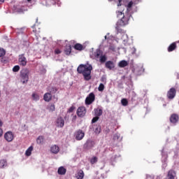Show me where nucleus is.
<instances>
[{
    "instance_id": "1",
    "label": "nucleus",
    "mask_w": 179,
    "mask_h": 179,
    "mask_svg": "<svg viewBox=\"0 0 179 179\" xmlns=\"http://www.w3.org/2000/svg\"><path fill=\"white\" fill-rule=\"evenodd\" d=\"M92 69L93 66H92V64H80L77 69V72L81 73L85 80H90L92 79Z\"/></svg>"
},
{
    "instance_id": "2",
    "label": "nucleus",
    "mask_w": 179,
    "mask_h": 179,
    "mask_svg": "<svg viewBox=\"0 0 179 179\" xmlns=\"http://www.w3.org/2000/svg\"><path fill=\"white\" fill-rule=\"evenodd\" d=\"M29 75H30V71L28 69H23L20 71V82L22 85H24L29 82Z\"/></svg>"
},
{
    "instance_id": "3",
    "label": "nucleus",
    "mask_w": 179,
    "mask_h": 179,
    "mask_svg": "<svg viewBox=\"0 0 179 179\" xmlns=\"http://www.w3.org/2000/svg\"><path fill=\"white\" fill-rule=\"evenodd\" d=\"M130 16L131 15L129 14L123 15V17L117 21V24H120V26H127V24H128V22H129Z\"/></svg>"
},
{
    "instance_id": "4",
    "label": "nucleus",
    "mask_w": 179,
    "mask_h": 179,
    "mask_svg": "<svg viewBox=\"0 0 179 179\" xmlns=\"http://www.w3.org/2000/svg\"><path fill=\"white\" fill-rule=\"evenodd\" d=\"M96 100V96L93 92L89 94V95L85 99L86 106H90Z\"/></svg>"
},
{
    "instance_id": "5",
    "label": "nucleus",
    "mask_w": 179,
    "mask_h": 179,
    "mask_svg": "<svg viewBox=\"0 0 179 179\" xmlns=\"http://www.w3.org/2000/svg\"><path fill=\"white\" fill-rule=\"evenodd\" d=\"M176 94H177V90H176V88L171 87L167 92L166 97H168V99L169 100H173V99H174V97H176Z\"/></svg>"
},
{
    "instance_id": "6",
    "label": "nucleus",
    "mask_w": 179,
    "mask_h": 179,
    "mask_svg": "<svg viewBox=\"0 0 179 179\" xmlns=\"http://www.w3.org/2000/svg\"><path fill=\"white\" fill-rule=\"evenodd\" d=\"M76 114L78 117H83L86 115V107L85 106H80L77 109Z\"/></svg>"
},
{
    "instance_id": "7",
    "label": "nucleus",
    "mask_w": 179,
    "mask_h": 179,
    "mask_svg": "<svg viewBox=\"0 0 179 179\" xmlns=\"http://www.w3.org/2000/svg\"><path fill=\"white\" fill-rule=\"evenodd\" d=\"M4 138L7 142H12L15 139V134L12 131H7L4 134Z\"/></svg>"
},
{
    "instance_id": "8",
    "label": "nucleus",
    "mask_w": 179,
    "mask_h": 179,
    "mask_svg": "<svg viewBox=\"0 0 179 179\" xmlns=\"http://www.w3.org/2000/svg\"><path fill=\"white\" fill-rule=\"evenodd\" d=\"M18 62L21 66H26L27 65V59L24 57V55H19Z\"/></svg>"
},
{
    "instance_id": "9",
    "label": "nucleus",
    "mask_w": 179,
    "mask_h": 179,
    "mask_svg": "<svg viewBox=\"0 0 179 179\" xmlns=\"http://www.w3.org/2000/svg\"><path fill=\"white\" fill-rule=\"evenodd\" d=\"M83 138H85V132H83V131H82V130H78L76 133V141H82V139H83Z\"/></svg>"
},
{
    "instance_id": "10",
    "label": "nucleus",
    "mask_w": 179,
    "mask_h": 179,
    "mask_svg": "<svg viewBox=\"0 0 179 179\" xmlns=\"http://www.w3.org/2000/svg\"><path fill=\"white\" fill-rule=\"evenodd\" d=\"M176 176L177 173H176V171L171 169L168 172L166 179H176Z\"/></svg>"
},
{
    "instance_id": "11",
    "label": "nucleus",
    "mask_w": 179,
    "mask_h": 179,
    "mask_svg": "<svg viewBox=\"0 0 179 179\" xmlns=\"http://www.w3.org/2000/svg\"><path fill=\"white\" fill-rule=\"evenodd\" d=\"M105 66L107 69H109V71H111L114 69V68H115V64L113 61H108L106 62Z\"/></svg>"
},
{
    "instance_id": "12",
    "label": "nucleus",
    "mask_w": 179,
    "mask_h": 179,
    "mask_svg": "<svg viewBox=\"0 0 179 179\" xmlns=\"http://www.w3.org/2000/svg\"><path fill=\"white\" fill-rule=\"evenodd\" d=\"M179 116L177 114H172L170 117V122L171 124H177L178 122Z\"/></svg>"
},
{
    "instance_id": "13",
    "label": "nucleus",
    "mask_w": 179,
    "mask_h": 179,
    "mask_svg": "<svg viewBox=\"0 0 179 179\" xmlns=\"http://www.w3.org/2000/svg\"><path fill=\"white\" fill-rule=\"evenodd\" d=\"M52 99V94H51V92H46L44 94L43 100L45 101L49 102V101H51Z\"/></svg>"
},
{
    "instance_id": "14",
    "label": "nucleus",
    "mask_w": 179,
    "mask_h": 179,
    "mask_svg": "<svg viewBox=\"0 0 179 179\" xmlns=\"http://www.w3.org/2000/svg\"><path fill=\"white\" fill-rule=\"evenodd\" d=\"M64 125H65V120H64V118H62V117L57 118V126L63 128Z\"/></svg>"
},
{
    "instance_id": "15",
    "label": "nucleus",
    "mask_w": 179,
    "mask_h": 179,
    "mask_svg": "<svg viewBox=\"0 0 179 179\" xmlns=\"http://www.w3.org/2000/svg\"><path fill=\"white\" fill-rule=\"evenodd\" d=\"M103 55V52L100 49H97L94 53V57L96 59H100V57Z\"/></svg>"
},
{
    "instance_id": "16",
    "label": "nucleus",
    "mask_w": 179,
    "mask_h": 179,
    "mask_svg": "<svg viewBox=\"0 0 179 179\" xmlns=\"http://www.w3.org/2000/svg\"><path fill=\"white\" fill-rule=\"evenodd\" d=\"M50 152L54 155H57L59 152V147L57 145H54L50 148Z\"/></svg>"
},
{
    "instance_id": "17",
    "label": "nucleus",
    "mask_w": 179,
    "mask_h": 179,
    "mask_svg": "<svg viewBox=\"0 0 179 179\" xmlns=\"http://www.w3.org/2000/svg\"><path fill=\"white\" fill-rule=\"evenodd\" d=\"M93 129L96 135H99L101 132V126L100 124H96L93 126Z\"/></svg>"
},
{
    "instance_id": "18",
    "label": "nucleus",
    "mask_w": 179,
    "mask_h": 179,
    "mask_svg": "<svg viewBox=\"0 0 179 179\" xmlns=\"http://www.w3.org/2000/svg\"><path fill=\"white\" fill-rule=\"evenodd\" d=\"M57 173L59 176H65V174H66V169L64 166H60L57 170Z\"/></svg>"
},
{
    "instance_id": "19",
    "label": "nucleus",
    "mask_w": 179,
    "mask_h": 179,
    "mask_svg": "<svg viewBox=\"0 0 179 179\" xmlns=\"http://www.w3.org/2000/svg\"><path fill=\"white\" fill-rule=\"evenodd\" d=\"M176 48H177V43H176V42H173L168 47V52H171L174 51Z\"/></svg>"
},
{
    "instance_id": "20",
    "label": "nucleus",
    "mask_w": 179,
    "mask_h": 179,
    "mask_svg": "<svg viewBox=\"0 0 179 179\" xmlns=\"http://www.w3.org/2000/svg\"><path fill=\"white\" fill-rule=\"evenodd\" d=\"M84 177H85V173L83 172V171L82 169L79 170L77 173L76 178L83 179Z\"/></svg>"
},
{
    "instance_id": "21",
    "label": "nucleus",
    "mask_w": 179,
    "mask_h": 179,
    "mask_svg": "<svg viewBox=\"0 0 179 179\" xmlns=\"http://www.w3.org/2000/svg\"><path fill=\"white\" fill-rule=\"evenodd\" d=\"M118 66L120 68H125V66H128V62L125 60H122L119 62Z\"/></svg>"
},
{
    "instance_id": "22",
    "label": "nucleus",
    "mask_w": 179,
    "mask_h": 179,
    "mask_svg": "<svg viewBox=\"0 0 179 179\" xmlns=\"http://www.w3.org/2000/svg\"><path fill=\"white\" fill-rule=\"evenodd\" d=\"M36 143L38 145H43V143H44V136H39L36 138Z\"/></svg>"
},
{
    "instance_id": "23",
    "label": "nucleus",
    "mask_w": 179,
    "mask_h": 179,
    "mask_svg": "<svg viewBox=\"0 0 179 179\" xmlns=\"http://www.w3.org/2000/svg\"><path fill=\"white\" fill-rule=\"evenodd\" d=\"M64 52L66 55H71V52H72V47L71 45L66 47Z\"/></svg>"
},
{
    "instance_id": "24",
    "label": "nucleus",
    "mask_w": 179,
    "mask_h": 179,
    "mask_svg": "<svg viewBox=\"0 0 179 179\" xmlns=\"http://www.w3.org/2000/svg\"><path fill=\"white\" fill-rule=\"evenodd\" d=\"M94 111L96 117H100L103 114V110L100 108L94 109Z\"/></svg>"
},
{
    "instance_id": "25",
    "label": "nucleus",
    "mask_w": 179,
    "mask_h": 179,
    "mask_svg": "<svg viewBox=\"0 0 179 179\" xmlns=\"http://www.w3.org/2000/svg\"><path fill=\"white\" fill-rule=\"evenodd\" d=\"M121 27H124V26H121L118 24V22H117L115 29L117 31V33H124V29H121Z\"/></svg>"
},
{
    "instance_id": "26",
    "label": "nucleus",
    "mask_w": 179,
    "mask_h": 179,
    "mask_svg": "<svg viewBox=\"0 0 179 179\" xmlns=\"http://www.w3.org/2000/svg\"><path fill=\"white\" fill-rule=\"evenodd\" d=\"M75 50H77V51H82L83 50V45L80 43H76L74 45Z\"/></svg>"
},
{
    "instance_id": "27",
    "label": "nucleus",
    "mask_w": 179,
    "mask_h": 179,
    "mask_svg": "<svg viewBox=\"0 0 179 179\" xmlns=\"http://www.w3.org/2000/svg\"><path fill=\"white\" fill-rule=\"evenodd\" d=\"M31 152H33V145H31L25 152V155L27 157L31 156Z\"/></svg>"
},
{
    "instance_id": "28",
    "label": "nucleus",
    "mask_w": 179,
    "mask_h": 179,
    "mask_svg": "<svg viewBox=\"0 0 179 179\" xmlns=\"http://www.w3.org/2000/svg\"><path fill=\"white\" fill-rule=\"evenodd\" d=\"M7 162L5 159L0 160V169H3L4 167H6Z\"/></svg>"
},
{
    "instance_id": "29",
    "label": "nucleus",
    "mask_w": 179,
    "mask_h": 179,
    "mask_svg": "<svg viewBox=\"0 0 179 179\" xmlns=\"http://www.w3.org/2000/svg\"><path fill=\"white\" fill-rule=\"evenodd\" d=\"M32 99L35 101H38V100H40V96H38V94L33 93L32 94Z\"/></svg>"
},
{
    "instance_id": "30",
    "label": "nucleus",
    "mask_w": 179,
    "mask_h": 179,
    "mask_svg": "<svg viewBox=\"0 0 179 179\" xmlns=\"http://www.w3.org/2000/svg\"><path fill=\"white\" fill-rule=\"evenodd\" d=\"M106 61H107V57H106V55H101L99 57V62H101V64H103V62H106Z\"/></svg>"
},
{
    "instance_id": "31",
    "label": "nucleus",
    "mask_w": 179,
    "mask_h": 179,
    "mask_svg": "<svg viewBox=\"0 0 179 179\" xmlns=\"http://www.w3.org/2000/svg\"><path fill=\"white\" fill-rule=\"evenodd\" d=\"M57 92H58V89H57V87H52L50 88V92L51 94H55V93H57Z\"/></svg>"
},
{
    "instance_id": "32",
    "label": "nucleus",
    "mask_w": 179,
    "mask_h": 179,
    "mask_svg": "<svg viewBox=\"0 0 179 179\" xmlns=\"http://www.w3.org/2000/svg\"><path fill=\"white\" fill-rule=\"evenodd\" d=\"M20 71V66L19 65H16L13 68V72H19Z\"/></svg>"
},
{
    "instance_id": "33",
    "label": "nucleus",
    "mask_w": 179,
    "mask_h": 179,
    "mask_svg": "<svg viewBox=\"0 0 179 179\" xmlns=\"http://www.w3.org/2000/svg\"><path fill=\"white\" fill-rule=\"evenodd\" d=\"M123 16H124V13L121 11L117 12V17H119V19H122Z\"/></svg>"
},
{
    "instance_id": "34",
    "label": "nucleus",
    "mask_w": 179,
    "mask_h": 179,
    "mask_svg": "<svg viewBox=\"0 0 179 179\" xmlns=\"http://www.w3.org/2000/svg\"><path fill=\"white\" fill-rule=\"evenodd\" d=\"M98 159L96 157H94L91 159L90 163L91 164H94L95 163H97Z\"/></svg>"
},
{
    "instance_id": "35",
    "label": "nucleus",
    "mask_w": 179,
    "mask_h": 179,
    "mask_svg": "<svg viewBox=\"0 0 179 179\" xmlns=\"http://www.w3.org/2000/svg\"><path fill=\"white\" fill-rule=\"evenodd\" d=\"M121 103L122 106H128V100H127V99H122L121 100Z\"/></svg>"
},
{
    "instance_id": "36",
    "label": "nucleus",
    "mask_w": 179,
    "mask_h": 179,
    "mask_svg": "<svg viewBox=\"0 0 179 179\" xmlns=\"http://www.w3.org/2000/svg\"><path fill=\"white\" fill-rule=\"evenodd\" d=\"M98 90H99V92H103V90H104V84H103V83L99 84Z\"/></svg>"
},
{
    "instance_id": "37",
    "label": "nucleus",
    "mask_w": 179,
    "mask_h": 179,
    "mask_svg": "<svg viewBox=\"0 0 179 179\" xmlns=\"http://www.w3.org/2000/svg\"><path fill=\"white\" fill-rule=\"evenodd\" d=\"M92 143H93V141H87V143L85 144V147L87 148V149H89V148H92V146H90V145H92Z\"/></svg>"
},
{
    "instance_id": "38",
    "label": "nucleus",
    "mask_w": 179,
    "mask_h": 179,
    "mask_svg": "<svg viewBox=\"0 0 179 179\" xmlns=\"http://www.w3.org/2000/svg\"><path fill=\"white\" fill-rule=\"evenodd\" d=\"M6 54V51L3 48H0V57H3Z\"/></svg>"
},
{
    "instance_id": "39",
    "label": "nucleus",
    "mask_w": 179,
    "mask_h": 179,
    "mask_svg": "<svg viewBox=\"0 0 179 179\" xmlns=\"http://www.w3.org/2000/svg\"><path fill=\"white\" fill-rule=\"evenodd\" d=\"M101 82H102V83H104L106 85V83H107V78H106V76H103L101 78Z\"/></svg>"
},
{
    "instance_id": "40",
    "label": "nucleus",
    "mask_w": 179,
    "mask_h": 179,
    "mask_svg": "<svg viewBox=\"0 0 179 179\" xmlns=\"http://www.w3.org/2000/svg\"><path fill=\"white\" fill-rule=\"evenodd\" d=\"M99 116H96L92 118V123L94 124V122H97V121H99Z\"/></svg>"
},
{
    "instance_id": "41",
    "label": "nucleus",
    "mask_w": 179,
    "mask_h": 179,
    "mask_svg": "<svg viewBox=\"0 0 179 179\" xmlns=\"http://www.w3.org/2000/svg\"><path fill=\"white\" fill-rule=\"evenodd\" d=\"M49 110H50V111H54L55 110V104H51L49 106Z\"/></svg>"
},
{
    "instance_id": "42",
    "label": "nucleus",
    "mask_w": 179,
    "mask_h": 179,
    "mask_svg": "<svg viewBox=\"0 0 179 179\" xmlns=\"http://www.w3.org/2000/svg\"><path fill=\"white\" fill-rule=\"evenodd\" d=\"M75 106H71L69 110H68V113H73V111L75 110Z\"/></svg>"
},
{
    "instance_id": "43",
    "label": "nucleus",
    "mask_w": 179,
    "mask_h": 179,
    "mask_svg": "<svg viewBox=\"0 0 179 179\" xmlns=\"http://www.w3.org/2000/svg\"><path fill=\"white\" fill-rule=\"evenodd\" d=\"M132 5H134V1H130L127 5V9H131V8H132Z\"/></svg>"
},
{
    "instance_id": "44",
    "label": "nucleus",
    "mask_w": 179,
    "mask_h": 179,
    "mask_svg": "<svg viewBox=\"0 0 179 179\" xmlns=\"http://www.w3.org/2000/svg\"><path fill=\"white\" fill-rule=\"evenodd\" d=\"M109 50L114 52L115 51V47L114 45H110L109 46Z\"/></svg>"
},
{
    "instance_id": "45",
    "label": "nucleus",
    "mask_w": 179,
    "mask_h": 179,
    "mask_svg": "<svg viewBox=\"0 0 179 179\" xmlns=\"http://www.w3.org/2000/svg\"><path fill=\"white\" fill-rule=\"evenodd\" d=\"M55 54H56V55L61 54L60 50L59 49H55Z\"/></svg>"
},
{
    "instance_id": "46",
    "label": "nucleus",
    "mask_w": 179,
    "mask_h": 179,
    "mask_svg": "<svg viewBox=\"0 0 179 179\" xmlns=\"http://www.w3.org/2000/svg\"><path fill=\"white\" fill-rule=\"evenodd\" d=\"M3 134V131L2 130V129L0 128V138L1 136H2Z\"/></svg>"
},
{
    "instance_id": "47",
    "label": "nucleus",
    "mask_w": 179,
    "mask_h": 179,
    "mask_svg": "<svg viewBox=\"0 0 179 179\" xmlns=\"http://www.w3.org/2000/svg\"><path fill=\"white\" fill-rule=\"evenodd\" d=\"M119 3L117 4V6H121V2H122V0H118Z\"/></svg>"
},
{
    "instance_id": "48",
    "label": "nucleus",
    "mask_w": 179,
    "mask_h": 179,
    "mask_svg": "<svg viewBox=\"0 0 179 179\" xmlns=\"http://www.w3.org/2000/svg\"><path fill=\"white\" fill-rule=\"evenodd\" d=\"M114 139H118V135L117 134H115L114 136Z\"/></svg>"
},
{
    "instance_id": "49",
    "label": "nucleus",
    "mask_w": 179,
    "mask_h": 179,
    "mask_svg": "<svg viewBox=\"0 0 179 179\" xmlns=\"http://www.w3.org/2000/svg\"><path fill=\"white\" fill-rule=\"evenodd\" d=\"M2 125H3L2 121L0 120V127H2Z\"/></svg>"
},
{
    "instance_id": "50",
    "label": "nucleus",
    "mask_w": 179,
    "mask_h": 179,
    "mask_svg": "<svg viewBox=\"0 0 179 179\" xmlns=\"http://www.w3.org/2000/svg\"><path fill=\"white\" fill-rule=\"evenodd\" d=\"M35 27H36V24H34V25L31 27L32 29H35Z\"/></svg>"
},
{
    "instance_id": "51",
    "label": "nucleus",
    "mask_w": 179,
    "mask_h": 179,
    "mask_svg": "<svg viewBox=\"0 0 179 179\" xmlns=\"http://www.w3.org/2000/svg\"><path fill=\"white\" fill-rule=\"evenodd\" d=\"M0 2H1L2 3H3V2H5V0H0Z\"/></svg>"
},
{
    "instance_id": "52",
    "label": "nucleus",
    "mask_w": 179,
    "mask_h": 179,
    "mask_svg": "<svg viewBox=\"0 0 179 179\" xmlns=\"http://www.w3.org/2000/svg\"><path fill=\"white\" fill-rule=\"evenodd\" d=\"M177 79H179V74L177 75Z\"/></svg>"
},
{
    "instance_id": "53",
    "label": "nucleus",
    "mask_w": 179,
    "mask_h": 179,
    "mask_svg": "<svg viewBox=\"0 0 179 179\" xmlns=\"http://www.w3.org/2000/svg\"><path fill=\"white\" fill-rule=\"evenodd\" d=\"M105 40H107V36H105Z\"/></svg>"
},
{
    "instance_id": "54",
    "label": "nucleus",
    "mask_w": 179,
    "mask_h": 179,
    "mask_svg": "<svg viewBox=\"0 0 179 179\" xmlns=\"http://www.w3.org/2000/svg\"><path fill=\"white\" fill-rule=\"evenodd\" d=\"M28 1V2H30V1H31V0H27Z\"/></svg>"
},
{
    "instance_id": "55",
    "label": "nucleus",
    "mask_w": 179,
    "mask_h": 179,
    "mask_svg": "<svg viewBox=\"0 0 179 179\" xmlns=\"http://www.w3.org/2000/svg\"><path fill=\"white\" fill-rule=\"evenodd\" d=\"M109 1V2H111V1H113V0H108Z\"/></svg>"
},
{
    "instance_id": "56",
    "label": "nucleus",
    "mask_w": 179,
    "mask_h": 179,
    "mask_svg": "<svg viewBox=\"0 0 179 179\" xmlns=\"http://www.w3.org/2000/svg\"><path fill=\"white\" fill-rule=\"evenodd\" d=\"M0 97H1V92H0Z\"/></svg>"
}]
</instances>
